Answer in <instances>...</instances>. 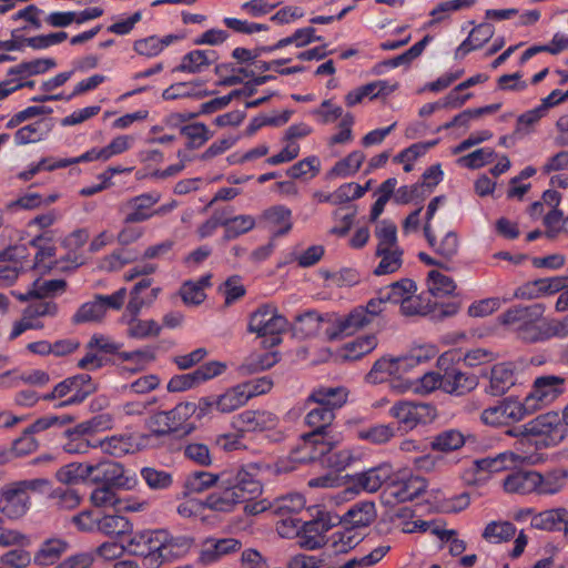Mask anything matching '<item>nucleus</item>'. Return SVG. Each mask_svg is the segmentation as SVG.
<instances>
[{
	"instance_id": "f257e3e1",
	"label": "nucleus",
	"mask_w": 568,
	"mask_h": 568,
	"mask_svg": "<svg viewBox=\"0 0 568 568\" xmlns=\"http://www.w3.org/2000/svg\"><path fill=\"white\" fill-rule=\"evenodd\" d=\"M334 419L335 413L332 408L322 405L312 408L305 416V423L312 430L301 436V443L291 452L290 459L308 464L329 453L339 442L338 436L332 430Z\"/></svg>"
},
{
	"instance_id": "f03ea898",
	"label": "nucleus",
	"mask_w": 568,
	"mask_h": 568,
	"mask_svg": "<svg viewBox=\"0 0 568 568\" xmlns=\"http://www.w3.org/2000/svg\"><path fill=\"white\" fill-rule=\"evenodd\" d=\"M545 311V306L540 303L518 304L503 312L498 316V322L523 343H544L556 338L555 318H546Z\"/></svg>"
},
{
	"instance_id": "7ed1b4c3",
	"label": "nucleus",
	"mask_w": 568,
	"mask_h": 568,
	"mask_svg": "<svg viewBox=\"0 0 568 568\" xmlns=\"http://www.w3.org/2000/svg\"><path fill=\"white\" fill-rule=\"evenodd\" d=\"M567 477L568 473L564 469L545 474L531 469L511 470L503 479V488L507 494L555 495L565 486Z\"/></svg>"
},
{
	"instance_id": "20e7f679",
	"label": "nucleus",
	"mask_w": 568,
	"mask_h": 568,
	"mask_svg": "<svg viewBox=\"0 0 568 568\" xmlns=\"http://www.w3.org/2000/svg\"><path fill=\"white\" fill-rule=\"evenodd\" d=\"M304 507L305 498L298 493L282 496L272 504L273 513L283 517L277 526L280 536L290 537L297 534L301 528L307 534L313 530L317 531L320 526L322 530H328L333 526L322 518L314 521H303L296 518L294 515H297Z\"/></svg>"
},
{
	"instance_id": "39448f33",
	"label": "nucleus",
	"mask_w": 568,
	"mask_h": 568,
	"mask_svg": "<svg viewBox=\"0 0 568 568\" xmlns=\"http://www.w3.org/2000/svg\"><path fill=\"white\" fill-rule=\"evenodd\" d=\"M262 466L248 463L240 467L220 471L221 488H227L239 495V500L245 503L257 498L262 494V483L258 478Z\"/></svg>"
},
{
	"instance_id": "423d86ee",
	"label": "nucleus",
	"mask_w": 568,
	"mask_h": 568,
	"mask_svg": "<svg viewBox=\"0 0 568 568\" xmlns=\"http://www.w3.org/2000/svg\"><path fill=\"white\" fill-rule=\"evenodd\" d=\"M506 434L515 437H540L545 446H555L566 437L567 429L559 413L548 412L524 425L508 429Z\"/></svg>"
},
{
	"instance_id": "0eeeda50",
	"label": "nucleus",
	"mask_w": 568,
	"mask_h": 568,
	"mask_svg": "<svg viewBox=\"0 0 568 568\" xmlns=\"http://www.w3.org/2000/svg\"><path fill=\"white\" fill-rule=\"evenodd\" d=\"M453 354L444 353L437 358V366L443 372V392L453 396H464L478 386V378L452 364Z\"/></svg>"
},
{
	"instance_id": "6e6552de",
	"label": "nucleus",
	"mask_w": 568,
	"mask_h": 568,
	"mask_svg": "<svg viewBox=\"0 0 568 568\" xmlns=\"http://www.w3.org/2000/svg\"><path fill=\"white\" fill-rule=\"evenodd\" d=\"M165 541V529H145L133 534L126 549L131 555L149 560L150 566H160L162 556L161 548Z\"/></svg>"
},
{
	"instance_id": "1a4fd4ad",
	"label": "nucleus",
	"mask_w": 568,
	"mask_h": 568,
	"mask_svg": "<svg viewBox=\"0 0 568 568\" xmlns=\"http://www.w3.org/2000/svg\"><path fill=\"white\" fill-rule=\"evenodd\" d=\"M287 320L278 314L273 304H262L250 315L247 331L258 336H272V344L280 343L278 335L286 331Z\"/></svg>"
},
{
	"instance_id": "9d476101",
	"label": "nucleus",
	"mask_w": 568,
	"mask_h": 568,
	"mask_svg": "<svg viewBox=\"0 0 568 568\" xmlns=\"http://www.w3.org/2000/svg\"><path fill=\"white\" fill-rule=\"evenodd\" d=\"M530 415L524 400L508 396L496 405L489 406L481 412L480 419L485 425L503 426L520 422Z\"/></svg>"
},
{
	"instance_id": "9b49d317",
	"label": "nucleus",
	"mask_w": 568,
	"mask_h": 568,
	"mask_svg": "<svg viewBox=\"0 0 568 568\" xmlns=\"http://www.w3.org/2000/svg\"><path fill=\"white\" fill-rule=\"evenodd\" d=\"M565 378L544 375L535 379L531 390L523 399L530 414L550 404L564 393Z\"/></svg>"
},
{
	"instance_id": "f8f14e48",
	"label": "nucleus",
	"mask_w": 568,
	"mask_h": 568,
	"mask_svg": "<svg viewBox=\"0 0 568 568\" xmlns=\"http://www.w3.org/2000/svg\"><path fill=\"white\" fill-rule=\"evenodd\" d=\"M389 413L399 424H403L409 429L416 427L418 424L433 422L437 415L434 405L412 400H399L395 403Z\"/></svg>"
},
{
	"instance_id": "ddd939ff",
	"label": "nucleus",
	"mask_w": 568,
	"mask_h": 568,
	"mask_svg": "<svg viewBox=\"0 0 568 568\" xmlns=\"http://www.w3.org/2000/svg\"><path fill=\"white\" fill-rule=\"evenodd\" d=\"M93 425L91 422H83L63 432V452L68 454H87L91 448H97L99 439L92 437Z\"/></svg>"
},
{
	"instance_id": "4468645a",
	"label": "nucleus",
	"mask_w": 568,
	"mask_h": 568,
	"mask_svg": "<svg viewBox=\"0 0 568 568\" xmlns=\"http://www.w3.org/2000/svg\"><path fill=\"white\" fill-rule=\"evenodd\" d=\"M369 323L367 311L364 306H357L347 315L334 320L326 329V335L329 339H339L353 335Z\"/></svg>"
},
{
	"instance_id": "2eb2a0df",
	"label": "nucleus",
	"mask_w": 568,
	"mask_h": 568,
	"mask_svg": "<svg viewBox=\"0 0 568 568\" xmlns=\"http://www.w3.org/2000/svg\"><path fill=\"white\" fill-rule=\"evenodd\" d=\"M89 481L92 484L110 487H129V479L124 476V468L121 464L112 460H103L91 464Z\"/></svg>"
},
{
	"instance_id": "dca6fc26",
	"label": "nucleus",
	"mask_w": 568,
	"mask_h": 568,
	"mask_svg": "<svg viewBox=\"0 0 568 568\" xmlns=\"http://www.w3.org/2000/svg\"><path fill=\"white\" fill-rule=\"evenodd\" d=\"M161 195L158 192H148L133 196L125 203V209L130 210L124 217L125 224L145 222L154 216V205L160 201Z\"/></svg>"
},
{
	"instance_id": "f3484780",
	"label": "nucleus",
	"mask_w": 568,
	"mask_h": 568,
	"mask_svg": "<svg viewBox=\"0 0 568 568\" xmlns=\"http://www.w3.org/2000/svg\"><path fill=\"white\" fill-rule=\"evenodd\" d=\"M31 506L30 496L23 494L14 483L6 486L0 496V511L10 519L21 518Z\"/></svg>"
},
{
	"instance_id": "a211bd4d",
	"label": "nucleus",
	"mask_w": 568,
	"mask_h": 568,
	"mask_svg": "<svg viewBox=\"0 0 568 568\" xmlns=\"http://www.w3.org/2000/svg\"><path fill=\"white\" fill-rule=\"evenodd\" d=\"M152 283L153 278L143 277L134 284L126 305L130 316H139L144 306H150L156 301L162 290L159 286L151 287Z\"/></svg>"
},
{
	"instance_id": "6ab92c4d",
	"label": "nucleus",
	"mask_w": 568,
	"mask_h": 568,
	"mask_svg": "<svg viewBox=\"0 0 568 568\" xmlns=\"http://www.w3.org/2000/svg\"><path fill=\"white\" fill-rule=\"evenodd\" d=\"M393 473L394 469L389 463H381L375 467L357 473L353 477V485L356 489L375 493L392 478Z\"/></svg>"
},
{
	"instance_id": "aec40b11",
	"label": "nucleus",
	"mask_w": 568,
	"mask_h": 568,
	"mask_svg": "<svg viewBox=\"0 0 568 568\" xmlns=\"http://www.w3.org/2000/svg\"><path fill=\"white\" fill-rule=\"evenodd\" d=\"M516 381L515 365L513 363H498L491 367L486 393L491 396H501L516 384Z\"/></svg>"
},
{
	"instance_id": "412c9836",
	"label": "nucleus",
	"mask_w": 568,
	"mask_h": 568,
	"mask_svg": "<svg viewBox=\"0 0 568 568\" xmlns=\"http://www.w3.org/2000/svg\"><path fill=\"white\" fill-rule=\"evenodd\" d=\"M241 547L242 542L235 538L210 539L205 541L199 560L203 565H212L222 557L239 551Z\"/></svg>"
},
{
	"instance_id": "4be33fe9",
	"label": "nucleus",
	"mask_w": 568,
	"mask_h": 568,
	"mask_svg": "<svg viewBox=\"0 0 568 568\" xmlns=\"http://www.w3.org/2000/svg\"><path fill=\"white\" fill-rule=\"evenodd\" d=\"M377 517L375 503L361 500L352 505L343 515L342 523L353 528L368 527Z\"/></svg>"
},
{
	"instance_id": "5701e85b",
	"label": "nucleus",
	"mask_w": 568,
	"mask_h": 568,
	"mask_svg": "<svg viewBox=\"0 0 568 568\" xmlns=\"http://www.w3.org/2000/svg\"><path fill=\"white\" fill-rule=\"evenodd\" d=\"M68 378L73 382L71 386V396L59 404H55L54 407L57 408L81 404L97 390V384L87 373L77 374Z\"/></svg>"
},
{
	"instance_id": "b1692460",
	"label": "nucleus",
	"mask_w": 568,
	"mask_h": 568,
	"mask_svg": "<svg viewBox=\"0 0 568 568\" xmlns=\"http://www.w3.org/2000/svg\"><path fill=\"white\" fill-rule=\"evenodd\" d=\"M219 55L215 50H192L182 58V61L175 68V71L192 74L200 73L205 68L215 63Z\"/></svg>"
},
{
	"instance_id": "393cba45",
	"label": "nucleus",
	"mask_w": 568,
	"mask_h": 568,
	"mask_svg": "<svg viewBox=\"0 0 568 568\" xmlns=\"http://www.w3.org/2000/svg\"><path fill=\"white\" fill-rule=\"evenodd\" d=\"M427 487V481L424 477L409 475L403 476L398 483L392 486V496L399 503L410 501L419 497Z\"/></svg>"
},
{
	"instance_id": "a878e982",
	"label": "nucleus",
	"mask_w": 568,
	"mask_h": 568,
	"mask_svg": "<svg viewBox=\"0 0 568 568\" xmlns=\"http://www.w3.org/2000/svg\"><path fill=\"white\" fill-rule=\"evenodd\" d=\"M347 397L348 390L343 386H320L311 393L308 402L329 407L335 413L347 402Z\"/></svg>"
},
{
	"instance_id": "bb28decb",
	"label": "nucleus",
	"mask_w": 568,
	"mask_h": 568,
	"mask_svg": "<svg viewBox=\"0 0 568 568\" xmlns=\"http://www.w3.org/2000/svg\"><path fill=\"white\" fill-rule=\"evenodd\" d=\"M277 422L273 413L266 410H244L237 416L242 432H262L275 427Z\"/></svg>"
},
{
	"instance_id": "cd10ccee",
	"label": "nucleus",
	"mask_w": 568,
	"mask_h": 568,
	"mask_svg": "<svg viewBox=\"0 0 568 568\" xmlns=\"http://www.w3.org/2000/svg\"><path fill=\"white\" fill-rule=\"evenodd\" d=\"M362 540L363 536L356 531V528L344 525V527L332 532L327 538V545L334 554L338 555L354 549Z\"/></svg>"
},
{
	"instance_id": "c85d7f7f",
	"label": "nucleus",
	"mask_w": 568,
	"mask_h": 568,
	"mask_svg": "<svg viewBox=\"0 0 568 568\" xmlns=\"http://www.w3.org/2000/svg\"><path fill=\"white\" fill-rule=\"evenodd\" d=\"M169 423L173 433L181 432L190 434L195 429V425L190 418L196 413V404L191 402L179 403L174 408L168 410Z\"/></svg>"
},
{
	"instance_id": "c756f323",
	"label": "nucleus",
	"mask_w": 568,
	"mask_h": 568,
	"mask_svg": "<svg viewBox=\"0 0 568 568\" xmlns=\"http://www.w3.org/2000/svg\"><path fill=\"white\" fill-rule=\"evenodd\" d=\"M181 39L182 37L178 34H166L164 37L150 36L136 40L133 44V50L140 55L153 58Z\"/></svg>"
},
{
	"instance_id": "7c9ffc66",
	"label": "nucleus",
	"mask_w": 568,
	"mask_h": 568,
	"mask_svg": "<svg viewBox=\"0 0 568 568\" xmlns=\"http://www.w3.org/2000/svg\"><path fill=\"white\" fill-rule=\"evenodd\" d=\"M262 219L270 227L275 229L274 236L287 234L293 226L292 211L284 205L271 206L263 212Z\"/></svg>"
},
{
	"instance_id": "2f4dec72",
	"label": "nucleus",
	"mask_w": 568,
	"mask_h": 568,
	"mask_svg": "<svg viewBox=\"0 0 568 568\" xmlns=\"http://www.w3.org/2000/svg\"><path fill=\"white\" fill-rule=\"evenodd\" d=\"M55 67L57 61L53 58H38L31 61H22L21 63L11 67L8 70L7 75L27 79L29 77L44 74Z\"/></svg>"
},
{
	"instance_id": "473e14b6",
	"label": "nucleus",
	"mask_w": 568,
	"mask_h": 568,
	"mask_svg": "<svg viewBox=\"0 0 568 568\" xmlns=\"http://www.w3.org/2000/svg\"><path fill=\"white\" fill-rule=\"evenodd\" d=\"M51 131V126L45 120H39L18 129L13 135L14 144L27 145L38 143L47 139Z\"/></svg>"
},
{
	"instance_id": "72a5a7b5",
	"label": "nucleus",
	"mask_w": 568,
	"mask_h": 568,
	"mask_svg": "<svg viewBox=\"0 0 568 568\" xmlns=\"http://www.w3.org/2000/svg\"><path fill=\"white\" fill-rule=\"evenodd\" d=\"M256 221L254 216L241 214L236 216H226L223 213L224 241H232L239 236L248 233L255 227Z\"/></svg>"
},
{
	"instance_id": "f704fd0d",
	"label": "nucleus",
	"mask_w": 568,
	"mask_h": 568,
	"mask_svg": "<svg viewBox=\"0 0 568 568\" xmlns=\"http://www.w3.org/2000/svg\"><path fill=\"white\" fill-rule=\"evenodd\" d=\"M518 459L515 453L504 452L496 456L476 459L474 464L477 470L493 474L509 469L517 464Z\"/></svg>"
},
{
	"instance_id": "c9c22d12",
	"label": "nucleus",
	"mask_w": 568,
	"mask_h": 568,
	"mask_svg": "<svg viewBox=\"0 0 568 568\" xmlns=\"http://www.w3.org/2000/svg\"><path fill=\"white\" fill-rule=\"evenodd\" d=\"M566 508L558 507L536 514L531 518V527L545 531H560L561 521L565 520Z\"/></svg>"
},
{
	"instance_id": "e433bc0d",
	"label": "nucleus",
	"mask_w": 568,
	"mask_h": 568,
	"mask_svg": "<svg viewBox=\"0 0 568 568\" xmlns=\"http://www.w3.org/2000/svg\"><path fill=\"white\" fill-rule=\"evenodd\" d=\"M68 549V542L60 538L45 540L34 555V562L40 566L53 565Z\"/></svg>"
},
{
	"instance_id": "4c0bfd02",
	"label": "nucleus",
	"mask_w": 568,
	"mask_h": 568,
	"mask_svg": "<svg viewBox=\"0 0 568 568\" xmlns=\"http://www.w3.org/2000/svg\"><path fill=\"white\" fill-rule=\"evenodd\" d=\"M214 486L221 488L220 473L213 474L204 470L193 471L186 477L184 483V487L190 494H200Z\"/></svg>"
},
{
	"instance_id": "58836bf2",
	"label": "nucleus",
	"mask_w": 568,
	"mask_h": 568,
	"mask_svg": "<svg viewBox=\"0 0 568 568\" xmlns=\"http://www.w3.org/2000/svg\"><path fill=\"white\" fill-rule=\"evenodd\" d=\"M132 528V524L124 516L101 514L98 531L110 537H119L130 534Z\"/></svg>"
},
{
	"instance_id": "ea45409f",
	"label": "nucleus",
	"mask_w": 568,
	"mask_h": 568,
	"mask_svg": "<svg viewBox=\"0 0 568 568\" xmlns=\"http://www.w3.org/2000/svg\"><path fill=\"white\" fill-rule=\"evenodd\" d=\"M243 501L239 500L236 493H231L227 488H221L220 491L210 494L204 506L214 511L231 513L234 507Z\"/></svg>"
},
{
	"instance_id": "a19ab883",
	"label": "nucleus",
	"mask_w": 568,
	"mask_h": 568,
	"mask_svg": "<svg viewBox=\"0 0 568 568\" xmlns=\"http://www.w3.org/2000/svg\"><path fill=\"white\" fill-rule=\"evenodd\" d=\"M377 344L378 342L375 334L357 337L354 341L345 344L343 348V357L348 361L359 359L364 355L374 351Z\"/></svg>"
},
{
	"instance_id": "79ce46f5",
	"label": "nucleus",
	"mask_w": 568,
	"mask_h": 568,
	"mask_svg": "<svg viewBox=\"0 0 568 568\" xmlns=\"http://www.w3.org/2000/svg\"><path fill=\"white\" fill-rule=\"evenodd\" d=\"M91 464L70 463L61 467L57 474V479L64 485H73L81 481H89Z\"/></svg>"
},
{
	"instance_id": "37998d69",
	"label": "nucleus",
	"mask_w": 568,
	"mask_h": 568,
	"mask_svg": "<svg viewBox=\"0 0 568 568\" xmlns=\"http://www.w3.org/2000/svg\"><path fill=\"white\" fill-rule=\"evenodd\" d=\"M193 539L186 536H170L166 530V541L164 542L161 556V564L164 561L182 557L191 548Z\"/></svg>"
},
{
	"instance_id": "c03bdc74",
	"label": "nucleus",
	"mask_w": 568,
	"mask_h": 568,
	"mask_svg": "<svg viewBox=\"0 0 568 568\" xmlns=\"http://www.w3.org/2000/svg\"><path fill=\"white\" fill-rule=\"evenodd\" d=\"M417 290L416 283L410 278H402L392 283L388 287L383 290V296L387 302L393 304H402L404 300L414 295Z\"/></svg>"
},
{
	"instance_id": "a18cd8bd",
	"label": "nucleus",
	"mask_w": 568,
	"mask_h": 568,
	"mask_svg": "<svg viewBox=\"0 0 568 568\" xmlns=\"http://www.w3.org/2000/svg\"><path fill=\"white\" fill-rule=\"evenodd\" d=\"M375 236L378 240L376 254H383L387 248L398 247L397 245V226L389 220L378 222Z\"/></svg>"
},
{
	"instance_id": "49530a36",
	"label": "nucleus",
	"mask_w": 568,
	"mask_h": 568,
	"mask_svg": "<svg viewBox=\"0 0 568 568\" xmlns=\"http://www.w3.org/2000/svg\"><path fill=\"white\" fill-rule=\"evenodd\" d=\"M516 526L510 521H491L484 529L483 538L489 542L500 544L516 535Z\"/></svg>"
},
{
	"instance_id": "de8ad7c7",
	"label": "nucleus",
	"mask_w": 568,
	"mask_h": 568,
	"mask_svg": "<svg viewBox=\"0 0 568 568\" xmlns=\"http://www.w3.org/2000/svg\"><path fill=\"white\" fill-rule=\"evenodd\" d=\"M216 410L220 413H231L247 403V396L243 393L240 385L227 389L224 394L216 396Z\"/></svg>"
},
{
	"instance_id": "09e8293b",
	"label": "nucleus",
	"mask_w": 568,
	"mask_h": 568,
	"mask_svg": "<svg viewBox=\"0 0 568 568\" xmlns=\"http://www.w3.org/2000/svg\"><path fill=\"white\" fill-rule=\"evenodd\" d=\"M128 325V336L138 339L159 336L162 329L154 320H140L138 316H131Z\"/></svg>"
},
{
	"instance_id": "8fccbe9b",
	"label": "nucleus",
	"mask_w": 568,
	"mask_h": 568,
	"mask_svg": "<svg viewBox=\"0 0 568 568\" xmlns=\"http://www.w3.org/2000/svg\"><path fill=\"white\" fill-rule=\"evenodd\" d=\"M364 160V152L359 150L353 151L346 158L336 162L329 174L339 178L354 175L362 166Z\"/></svg>"
},
{
	"instance_id": "3c124183",
	"label": "nucleus",
	"mask_w": 568,
	"mask_h": 568,
	"mask_svg": "<svg viewBox=\"0 0 568 568\" xmlns=\"http://www.w3.org/2000/svg\"><path fill=\"white\" fill-rule=\"evenodd\" d=\"M396 427L392 424L374 425L358 432V438L375 445L388 443L395 436Z\"/></svg>"
},
{
	"instance_id": "603ef678",
	"label": "nucleus",
	"mask_w": 568,
	"mask_h": 568,
	"mask_svg": "<svg viewBox=\"0 0 568 568\" xmlns=\"http://www.w3.org/2000/svg\"><path fill=\"white\" fill-rule=\"evenodd\" d=\"M381 261L374 270L375 275H386L396 272L403 264V250L399 247L387 248L383 254H376Z\"/></svg>"
},
{
	"instance_id": "864d4df0",
	"label": "nucleus",
	"mask_w": 568,
	"mask_h": 568,
	"mask_svg": "<svg viewBox=\"0 0 568 568\" xmlns=\"http://www.w3.org/2000/svg\"><path fill=\"white\" fill-rule=\"evenodd\" d=\"M49 497L58 508L65 510H72L81 503L78 490L70 487H57L51 490Z\"/></svg>"
},
{
	"instance_id": "5fc2aeb1",
	"label": "nucleus",
	"mask_w": 568,
	"mask_h": 568,
	"mask_svg": "<svg viewBox=\"0 0 568 568\" xmlns=\"http://www.w3.org/2000/svg\"><path fill=\"white\" fill-rule=\"evenodd\" d=\"M465 444L464 435L456 429H448L434 437L432 447L439 452H452L459 449Z\"/></svg>"
},
{
	"instance_id": "6e6d98bb",
	"label": "nucleus",
	"mask_w": 568,
	"mask_h": 568,
	"mask_svg": "<svg viewBox=\"0 0 568 568\" xmlns=\"http://www.w3.org/2000/svg\"><path fill=\"white\" fill-rule=\"evenodd\" d=\"M428 290L432 295L442 297L454 293L456 284L452 277L433 270L428 273L427 278Z\"/></svg>"
},
{
	"instance_id": "4d7b16f0",
	"label": "nucleus",
	"mask_w": 568,
	"mask_h": 568,
	"mask_svg": "<svg viewBox=\"0 0 568 568\" xmlns=\"http://www.w3.org/2000/svg\"><path fill=\"white\" fill-rule=\"evenodd\" d=\"M141 477L149 488L154 490L168 489L173 484L172 474L153 467H143Z\"/></svg>"
},
{
	"instance_id": "13d9d810",
	"label": "nucleus",
	"mask_w": 568,
	"mask_h": 568,
	"mask_svg": "<svg viewBox=\"0 0 568 568\" xmlns=\"http://www.w3.org/2000/svg\"><path fill=\"white\" fill-rule=\"evenodd\" d=\"M105 315L103 305L95 296L93 301L82 304L79 310L72 316L74 324L97 322Z\"/></svg>"
},
{
	"instance_id": "bf43d9fd",
	"label": "nucleus",
	"mask_w": 568,
	"mask_h": 568,
	"mask_svg": "<svg viewBox=\"0 0 568 568\" xmlns=\"http://www.w3.org/2000/svg\"><path fill=\"white\" fill-rule=\"evenodd\" d=\"M322 315L316 311H306L296 316L295 329L304 336H313L321 329Z\"/></svg>"
},
{
	"instance_id": "052dcab7",
	"label": "nucleus",
	"mask_w": 568,
	"mask_h": 568,
	"mask_svg": "<svg viewBox=\"0 0 568 568\" xmlns=\"http://www.w3.org/2000/svg\"><path fill=\"white\" fill-rule=\"evenodd\" d=\"M496 153L491 148L477 149L458 159V164L467 169H479L493 162Z\"/></svg>"
},
{
	"instance_id": "680f3d73",
	"label": "nucleus",
	"mask_w": 568,
	"mask_h": 568,
	"mask_svg": "<svg viewBox=\"0 0 568 568\" xmlns=\"http://www.w3.org/2000/svg\"><path fill=\"white\" fill-rule=\"evenodd\" d=\"M423 187L418 183L403 185L396 190L394 200L397 204H408L410 202L420 204L429 195V189L424 191Z\"/></svg>"
},
{
	"instance_id": "e2e57ef3",
	"label": "nucleus",
	"mask_w": 568,
	"mask_h": 568,
	"mask_svg": "<svg viewBox=\"0 0 568 568\" xmlns=\"http://www.w3.org/2000/svg\"><path fill=\"white\" fill-rule=\"evenodd\" d=\"M67 282L62 278L36 281L29 294L36 298H47L65 291Z\"/></svg>"
},
{
	"instance_id": "0e129e2a",
	"label": "nucleus",
	"mask_w": 568,
	"mask_h": 568,
	"mask_svg": "<svg viewBox=\"0 0 568 568\" xmlns=\"http://www.w3.org/2000/svg\"><path fill=\"white\" fill-rule=\"evenodd\" d=\"M181 134L189 139L187 149H196L203 145L211 138L209 129L204 123H192L181 128Z\"/></svg>"
},
{
	"instance_id": "69168bd1",
	"label": "nucleus",
	"mask_w": 568,
	"mask_h": 568,
	"mask_svg": "<svg viewBox=\"0 0 568 568\" xmlns=\"http://www.w3.org/2000/svg\"><path fill=\"white\" fill-rule=\"evenodd\" d=\"M395 359L383 357L376 361L366 378L369 383L378 384L395 377Z\"/></svg>"
},
{
	"instance_id": "338daca9",
	"label": "nucleus",
	"mask_w": 568,
	"mask_h": 568,
	"mask_svg": "<svg viewBox=\"0 0 568 568\" xmlns=\"http://www.w3.org/2000/svg\"><path fill=\"white\" fill-rule=\"evenodd\" d=\"M183 454L187 459L202 467H207L213 463L210 448L207 445L202 443L192 442L185 444L183 447Z\"/></svg>"
},
{
	"instance_id": "774afa93",
	"label": "nucleus",
	"mask_w": 568,
	"mask_h": 568,
	"mask_svg": "<svg viewBox=\"0 0 568 568\" xmlns=\"http://www.w3.org/2000/svg\"><path fill=\"white\" fill-rule=\"evenodd\" d=\"M321 169L320 159L315 155L307 156L295 164H293L287 171L286 174L292 179H302L307 173H311V178H314L318 174Z\"/></svg>"
}]
</instances>
